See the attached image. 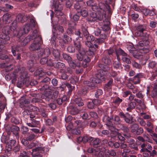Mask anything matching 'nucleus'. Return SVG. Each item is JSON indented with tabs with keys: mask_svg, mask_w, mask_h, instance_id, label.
<instances>
[{
	"mask_svg": "<svg viewBox=\"0 0 157 157\" xmlns=\"http://www.w3.org/2000/svg\"><path fill=\"white\" fill-rule=\"evenodd\" d=\"M103 121L105 122V124L107 126L108 129L111 132V134H113V136H117L118 138L121 140H125L124 136H126L124 135H122L118 132V130L113 125L112 123L111 120H113V116L109 117L106 115H104L103 117Z\"/></svg>",
	"mask_w": 157,
	"mask_h": 157,
	"instance_id": "obj_1",
	"label": "nucleus"
},
{
	"mask_svg": "<svg viewBox=\"0 0 157 157\" xmlns=\"http://www.w3.org/2000/svg\"><path fill=\"white\" fill-rule=\"evenodd\" d=\"M75 46L78 52V53L76 54L77 59L78 61H82L81 63L82 66L84 67H86L87 66V63L90 61V58L86 55L85 50L81 47V44L75 42Z\"/></svg>",
	"mask_w": 157,
	"mask_h": 157,
	"instance_id": "obj_2",
	"label": "nucleus"
},
{
	"mask_svg": "<svg viewBox=\"0 0 157 157\" xmlns=\"http://www.w3.org/2000/svg\"><path fill=\"white\" fill-rule=\"evenodd\" d=\"M98 67L100 68L101 71L102 73L100 71L99 73L96 74L95 78L93 77L95 79V82L96 83H99L101 81H104L105 79V74H102L103 72H105L109 71L110 69L109 67L107 65H104L100 63L98 64Z\"/></svg>",
	"mask_w": 157,
	"mask_h": 157,
	"instance_id": "obj_3",
	"label": "nucleus"
},
{
	"mask_svg": "<svg viewBox=\"0 0 157 157\" xmlns=\"http://www.w3.org/2000/svg\"><path fill=\"white\" fill-rule=\"evenodd\" d=\"M146 26L145 25H139L136 27V31L135 35L137 36L147 39L150 36L149 32L146 30Z\"/></svg>",
	"mask_w": 157,
	"mask_h": 157,
	"instance_id": "obj_4",
	"label": "nucleus"
},
{
	"mask_svg": "<svg viewBox=\"0 0 157 157\" xmlns=\"http://www.w3.org/2000/svg\"><path fill=\"white\" fill-rule=\"evenodd\" d=\"M35 40L29 47V49L30 51H33L38 50L40 49V46L43 43L42 40L41 36L39 35L34 39Z\"/></svg>",
	"mask_w": 157,
	"mask_h": 157,
	"instance_id": "obj_5",
	"label": "nucleus"
},
{
	"mask_svg": "<svg viewBox=\"0 0 157 157\" xmlns=\"http://www.w3.org/2000/svg\"><path fill=\"white\" fill-rule=\"evenodd\" d=\"M115 52L117 59L120 60L119 55H121L122 56V60L123 62L128 64L131 63V61L127 54L121 48H119Z\"/></svg>",
	"mask_w": 157,
	"mask_h": 157,
	"instance_id": "obj_6",
	"label": "nucleus"
},
{
	"mask_svg": "<svg viewBox=\"0 0 157 157\" xmlns=\"http://www.w3.org/2000/svg\"><path fill=\"white\" fill-rule=\"evenodd\" d=\"M126 47L130 53L136 58L140 59L143 58V55L137 52L136 49L132 45L127 44Z\"/></svg>",
	"mask_w": 157,
	"mask_h": 157,
	"instance_id": "obj_7",
	"label": "nucleus"
},
{
	"mask_svg": "<svg viewBox=\"0 0 157 157\" xmlns=\"http://www.w3.org/2000/svg\"><path fill=\"white\" fill-rule=\"evenodd\" d=\"M105 14L104 13H98V14L94 12H92L90 14V21H96L97 20L102 21L105 17Z\"/></svg>",
	"mask_w": 157,
	"mask_h": 157,
	"instance_id": "obj_8",
	"label": "nucleus"
},
{
	"mask_svg": "<svg viewBox=\"0 0 157 157\" xmlns=\"http://www.w3.org/2000/svg\"><path fill=\"white\" fill-rule=\"evenodd\" d=\"M145 43V41H142L140 42L139 44L138 45V49H137L138 52L141 54H144L148 52L149 50V49L146 48H145L143 46H146L148 44V41L146 40Z\"/></svg>",
	"mask_w": 157,
	"mask_h": 157,
	"instance_id": "obj_9",
	"label": "nucleus"
},
{
	"mask_svg": "<svg viewBox=\"0 0 157 157\" xmlns=\"http://www.w3.org/2000/svg\"><path fill=\"white\" fill-rule=\"evenodd\" d=\"M120 117L124 118L125 122L128 124H132L133 122V117L129 113L124 114L122 112H120L119 114Z\"/></svg>",
	"mask_w": 157,
	"mask_h": 157,
	"instance_id": "obj_10",
	"label": "nucleus"
},
{
	"mask_svg": "<svg viewBox=\"0 0 157 157\" xmlns=\"http://www.w3.org/2000/svg\"><path fill=\"white\" fill-rule=\"evenodd\" d=\"M19 71L21 74L22 77L24 82L25 85L26 86H28L30 85V81L29 78L25 77L27 75V72L25 71V68L24 67H22Z\"/></svg>",
	"mask_w": 157,
	"mask_h": 157,
	"instance_id": "obj_11",
	"label": "nucleus"
},
{
	"mask_svg": "<svg viewBox=\"0 0 157 157\" xmlns=\"http://www.w3.org/2000/svg\"><path fill=\"white\" fill-rule=\"evenodd\" d=\"M37 30H35L33 31L32 35L26 37L22 41V45L23 46L25 45L30 41L34 39L37 36Z\"/></svg>",
	"mask_w": 157,
	"mask_h": 157,
	"instance_id": "obj_12",
	"label": "nucleus"
},
{
	"mask_svg": "<svg viewBox=\"0 0 157 157\" xmlns=\"http://www.w3.org/2000/svg\"><path fill=\"white\" fill-rule=\"evenodd\" d=\"M50 54V51L49 49L46 48L45 49L41 48L38 52V56L39 57L44 56L46 57L48 56Z\"/></svg>",
	"mask_w": 157,
	"mask_h": 157,
	"instance_id": "obj_13",
	"label": "nucleus"
},
{
	"mask_svg": "<svg viewBox=\"0 0 157 157\" xmlns=\"http://www.w3.org/2000/svg\"><path fill=\"white\" fill-rule=\"evenodd\" d=\"M43 148L41 147H39L33 149L32 150V152L31 155L33 156L32 157H42V155L39 154L43 151Z\"/></svg>",
	"mask_w": 157,
	"mask_h": 157,
	"instance_id": "obj_14",
	"label": "nucleus"
},
{
	"mask_svg": "<svg viewBox=\"0 0 157 157\" xmlns=\"http://www.w3.org/2000/svg\"><path fill=\"white\" fill-rule=\"evenodd\" d=\"M84 84L88 87V89H92L95 88L96 84L95 82V79L94 78H91L90 81H85L84 82Z\"/></svg>",
	"mask_w": 157,
	"mask_h": 157,
	"instance_id": "obj_15",
	"label": "nucleus"
},
{
	"mask_svg": "<svg viewBox=\"0 0 157 157\" xmlns=\"http://www.w3.org/2000/svg\"><path fill=\"white\" fill-rule=\"evenodd\" d=\"M141 147L142 149L140 151H146L147 152H150V151L152 150V147L151 146L149 143H144L141 145Z\"/></svg>",
	"mask_w": 157,
	"mask_h": 157,
	"instance_id": "obj_16",
	"label": "nucleus"
},
{
	"mask_svg": "<svg viewBox=\"0 0 157 157\" xmlns=\"http://www.w3.org/2000/svg\"><path fill=\"white\" fill-rule=\"evenodd\" d=\"M143 76V75L142 73H138L132 78H131V81L135 84H139L140 83V78Z\"/></svg>",
	"mask_w": 157,
	"mask_h": 157,
	"instance_id": "obj_17",
	"label": "nucleus"
},
{
	"mask_svg": "<svg viewBox=\"0 0 157 157\" xmlns=\"http://www.w3.org/2000/svg\"><path fill=\"white\" fill-rule=\"evenodd\" d=\"M82 34L81 32L79 29L76 30L75 32L74 37L75 39L74 40V44L75 42L78 43L80 44L79 41L82 39Z\"/></svg>",
	"mask_w": 157,
	"mask_h": 157,
	"instance_id": "obj_18",
	"label": "nucleus"
},
{
	"mask_svg": "<svg viewBox=\"0 0 157 157\" xmlns=\"http://www.w3.org/2000/svg\"><path fill=\"white\" fill-rule=\"evenodd\" d=\"M101 149L100 147H98L95 149L89 148L87 150V152L89 153H91L93 157H97Z\"/></svg>",
	"mask_w": 157,
	"mask_h": 157,
	"instance_id": "obj_19",
	"label": "nucleus"
},
{
	"mask_svg": "<svg viewBox=\"0 0 157 157\" xmlns=\"http://www.w3.org/2000/svg\"><path fill=\"white\" fill-rule=\"evenodd\" d=\"M69 66L72 68L75 69L76 67H80L82 66V65L81 62L76 61L75 60H71L68 63Z\"/></svg>",
	"mask_w": 157,
	"mask_h": 157,
	"instance_id": "obj_20",
	"label": "nucleus"
},
{
	"mask_svg": "<svg viewBox=\"0 0 157 157\" xmlns=\"http://www.w3.org/2000/svg\"><path fill=\"white\" fill-rule=\"evenodd\" d=\"M13 19L12 15L8 13L4 14L2 17V20L6 24L10 23Z\"/></svg>",
	"mask_w": 157,
	"mask_h": 157,
	"instance_id": "obj_21",
	"label": "nucleus"
},
{
	"mask_svg": "<svg viewBox=\"0 0 157 157\" xmlns=\"http://www.w3.org/2000/svg\"><path fill=\"white\" fill-rule=\"evenodd\" d=\"M16 20L18 22L23 23L27 20V17L21 14H19L16 17Z\"/></svg>",
	"mask_w": 157,
	"mask_h": 157,
	"instance_id": "obj_22",
	"label": "nucleus"
},
{
	"mask_svg": "<svg viewBox=\"0 0 157 157\" xmlns=\"http://www.w3.org/2000/svg\"><path fill=\"white\" fill-rule=\"evenodd\" d=\"M9 34L2 33L0 34V38L2 39L3 43L5 44L7 43V41L9 40L10 39V37Z\"/></svg>",
	"mask_w": 157,
	"mask_h": 157,
	"instance_id": "obj_23",
	"label": "nucleus"
},
{
	"mask_svg": "<svg viewBox=\"0 0 157 157\" xmlns=\"http://www.w3.org/2000/svg\"><path fill=\"white\" fill-rule=\"evenodd\" d=\"M98 8L99 10H101L103 12L107 10L109 11L110 9V7L109 5H107L105 4L104 3L100 2L99 3Z\"/></svg>",
	"mask_w": 157,
	"mask_h": 157,
	"instance_id": "obj_24",
	"label": "nucleus"
},
{
	"mask_svg": "<svg viewBox=\"0 0 157 157\" xmlns=\"http://www.w3.org/2000/svg\"><path fill=\"white\" fill-rule=\"evenodd\" d=\"M68 110L72 115H75L78 114L80 111L76 107L72 106H70L68 108Z\"/></svg>",
	"mask_w": 157,
	"mask_h": 157,
	"instance_id": "obj_25",
	"label": "nucleus"
},
{
	"mask_svg": "<svg viewBox=\"0 0 157 157\" xmlns=\"http://www.w3.org/2000/svg\"><path fill=\"white\" fill-rule=\"evenodd\" d=\"M53 6H54L56 10H60L62 9L63 6L62 4H60L58 0H54L53 4Z\"/></svg>",
	"mask_w": 157,
	"mask_h": 157,
	"instance_id": "obj_26",
	"label": "nucleus"
},
{
	"mask_svg": "<svg viewBox=\"0 0 157 157\" xmlns=\"http://www.w3.org/2000/svg\"><path fill=\"white\" fill-rule=\"evenodd\" d=\"M102 62L105 64L109 65L111 63V61L109 56L103 54L101 58Z\"/></svg>",
	"mask_w": 157,
	"mask_h": 157,
	"instance_id": "obj_27",
	"label": "nucleus"
},
{
	"mask_svg": "<svg viewBox=\"0 0 157 157\" xmlns=\"http://www.w3.org/2000/svg\"><path fill=\"white\" fill-rule=\"evenodd\" d=\"M99 36V38L95 40L96 43H98V44L103 42L106 39V36L104 34H100Z\"/></svg>",
	"mask_w": 157,
	"mask_h": 157,
	"instance_id": "obj_28",
	"label": "nucleus"
},
{
	"mask_svg": "<svg viewBox=\"0 0 157 157\" xmlns=\"http://www.w3.org/2000/svg\"><path fill=\"white\" fill-rule=\"evenodd\" d=\"M83 35L86 40H89L91 38H93L94 37L92 35H90L87 31V29L85 28L82 29Z\"/></svg>",
	"mask_w": 157,
	"mask_h": 157,
	"instance_id": "obj_29",
	"label": "nucleus"
},
{
	"mask_svg": "<svg viewBox=\"0 0 157 157\" xmlns=\"http://www.w3.org/2000/svg\"><path fill=\"white\" fill-rule=\"evenodd\" d=\"M51 95L50 92H46L43 94L41 96V98L43 99H45L46 101H49L50 100Z\"/></svg>",
	"mask_w": 157,
	"mask_h": 157,
	"instance_id": "obj_30",
	"label": "nucleus"
},
{
	"mask_svg": "<svg viewBox=\"0 0 157 157\" xmlns=\"http://www.w3.org/2000/svg\"><path fill=\"white\" fill-rule=\"evenodd\" d=\"M129 140L130 143L129 144V147L130 148H133L136 150H138V146L137 144L135 143V140L132 139H130Z\"/></svg>",
	"mask_w": 157,
	"mask_h": 157,
	"instance_id": "obj_31",
	"label": "nucleus"
},
{
	"mask_svg": "<svg viewBox=\"0 0 157 157\" xmlns=\"http://www.w3.org/2000/svg\"><path fill=\"white\" fill-rule=\"evenodd\" d=\"M128 107L127 108V111L131 112V110L134 109L136 106V104L135 102L131 101L128 103Z\"/></svg>",
	"mask_w": 157,
	"mask_h": 157,
	"instance_id": "obj_32",
	"label": "nucleus"
},
{
	"mask_svg": "<svg viewBox=\"0 0 157 157\" xmlns=\"http://www.w3.org/2000/svg\"><path fill=\"white\" fill-rule=\"evenodd\" d=\"M52 54L55 58L57 60L59 59L60 54V52L58 50L53 49L52 50Z\"/></svg>",
	"mask_w": 157,
	"mask_h": 157,
	"instance_id": "obj_33",
	"label": "nucleus"
},
{
	"mask_svg": "<svg viewBox=\"0 0 157 157\" xmlns=\"http://www.w3.org/2000/svg\"><path fill=\"white\" fill-rule=\"evenodd\" d=\"M74 125L75 127L79 125L78 127V129H82L85 126H83V125L82 124V121L80 120H76L74 121Z\"/></svg>",
	"mask_w": 157,
	"mask_h": 157,
	"instance_id": "obj_34",
	"label": "nucleus"
},
{
	"mask_svg": "<svg viewBox=\"0 0 157 157\" xmlns=\"http://www.w3.org/2000/svg\"><path fill=\"white\" fill-rule=\"evenodd\" d=\"M104 148H101L97 157H111L109 155V154L106 153L104 155Z\"/></svg>",
	"mask_w": 157,
	"mask_h": 157,
	"instance_id": "obj_35",
	"label": "nucleus"
},
{
	"mask_svg": "<svg viewBox=\"0 0 157 157\" xmlns=\"http://www.w3.org/2000/svg\"><path fill=\"white\" fill-rule=\"evenodd\" d=\"M53 66L56 68L61 69L64 68L65 67V64L60 62L54 63Z\"/></svg>",
	"mask_w": 157,
	"mask_h": 157,
	"instance_id": "obj_36",
	"label": "nucleus"
},
{
	"mask_svg": "<svg viewBox=\"0 0 157 157\" xmlns=\"http://www.w3.org/2000/svg\"><path fill=\"white\" fill-rule=\"evenodd\" d=\"M73 101V102L76 104L78 106H82L84 105L82 100L81 98H76Z\"/></svg>",
	"mask_w": 157,
	"mask_h": 157,
	"instance_id": "obj_37",
	"label": "nucleus"
},
{
	"mask_svg": "<svg viewBox=\"0 0 157 157\" xmlns=\"http://www.w3.org/2000/svg\"><path fill=\"white\" fill-rule=\"evenodd\" d=\"M120 60L115 61L113 63V66L116 69H121L122 68V65L120 61Z\"/></svg>",
	"mask_w": 157,
	"mask_h": 157,
	"instance_id": "obj_38",
	"label": "nucleus"
},
{
	"mask_svg": "<svg viewBox=\"0 0 157 157\" xmlns=\"http://www.w3.org/2000/svg\"><path fill=\"white\" fill-rule=\"evenodd\" d=\"M114 49L112 48H110L109 49L105 50L103 53V54L109 56L114 53Z\"/></svg>",
	"mask_w": 157,
	"mask_h": 157,
	"instance_id": "obj_39",
	"label": "nucleus"
},
{
	"mask_svg": "<svg viewBox=\"0 0 157 157\" xmlns=\"http://www.w3.org/2000/svg\"><path fill=\"white\" fill-rule=\"evenodd\" d=\"M94 37L91 38V39L89 40H86V41L85 42V45L87 46L89 48H93V44L91 43V41L94 40Z\"/></svg>",
	"mask_w": 157,
	"mask_h": 157,
	"instance_id": "obj_40",
	"label": "nucleus"
},
{
	"mask_svg": "<svg viewBox=\"0 0 157 157\" xmlns=\"http://www.w3.org/2000/svg\"><path fill=\"white\" fill-rule=\"evenodd\" d=\"M83 142L86 143L87 142H90L93 140V138L91 137L87 136H85L82 137Z\"/></svg>",
	"mask_w": 157,
	"mask_h": 157,
	"instance_id": "obj_41",
	"label": "nucleus"
},
{
	"mask_svg": "<svg viewBox=\"0 0 157 157\" xmlns=\"http://www.w3.org/2000/svg\"><path fill=\"white\" fill-rule=\"evenodd\" d=\"M138 126L139 125L136 123H134L131 125L130 127L131 132H136Z\"/></svg>",
	"mask_w": 157,
	"mask_h": 157,
	"instance_id": "obj_42",
	"label": "nucleus"
},
{
	"mask_svg": "<svg viewBox=\"0 0 157 157\" xmlns=\"http://www.w3.org/2000/svg\"><path fill=\"white\" fill-rule=\"evenodd\" d=\"M67 99V96L66 95H63L61 98H58L56 100L57 103L59 105H61L63 102L65 101Z\"/></svg>",
	"mask_w": 157,
	"mask_h": 157,
	"instance_id": "obj_43",
	"label": "nucleus"
},
{
	"mask_svg": "<svg viewBox=\"0 0 157 157\" xmlns=\"http://www.w3.org/2000/svg\"><path fill=\"white\" fill-rule=\"evenodd\" d=\"M35 137V135L33 133H27L26 135V139L29 141H31L34 139Z\"/></svg>",
	"mask_w": 157,
	"mask_h": 157,
	"instance_id": "obj_44",
	"label": "nucleus"
},
{
	"mask_svg": "<svg viewBox=\"0 0 157 157\" xmlns=\"http://www.w3.org/2000/svg\"><path fill=\"white\" fill-rule=\"evenodd\" d=\"M31 29H32V28H31L29 24L25 25L24 27L23 30L24 34L28 33Z\"/></svg>",
	"mask_w": 157,
	"mask_h": 157,
	"instance_id": "obj_45",
	"label": "nucleus"
},
{
	"mask_svg": "<svg viewBox=\"0 0 157 157\" xmlns=\"http://www.w3.org/2000/svg\"><path fill=\"white\" fill-rule=\"evenodd\" d=\"M101 142V140L98 138H96L92 142V144L94 147H96L100 145Z\"/></svg>",
	"mask_w": 157,
	"mask_h": 157,
	"instance_id": "obj_46",
	"label": "nucleus"
},
{
	"mask_svg": "<svg viewBox=\"0 0 157 157\" xmlns=\"http://www.w3.org/2000/svg\"><path fill=\"white\" fill-rule=\"evenodd\" d=\"M87 93V88L85 87L82 89L80 91L78 92V94L80 95H85Z\"/></svg>",
	"mask_w": 157,
	"mask_h": 157,
	"instance_id": "obj_47",
	"label": "nucleus"
},
{
	"mask_svg": "<svg viewBox=\"0 0 157 157\" xmlns=\"http://www.w3.org/2000/svg\"><path fill=\"white\" fill-rule=\"evenodd\" d=\"M70 16L71 18H73V20L75 21H77L79 19V15L77 14H74L71 13L70 15Z\"/></svg>",
	"mask_w": 157,
	"mask_h": 157,
	"instance_id": "obj_48",
	"label": "nucleus"
},
{
	"mask_svg": "<svg viewBox=\"0 0 157 157\" xmlns=\"http://www.w3.org/2000/svg\"><path fill=\"white\" fill-rule=\"evenodd\" d=\"M62 56L63 58L67 61L68 63L70 62L71 60L72 59L71 56L66 53H63Z\"/></svg>",
	"mask_w": 157,
	"mask_h": 157,
	"instance_id": "obj_49",
	"label": "nucleus"
},
{
	"mask_svg": "<svg viewBox=\"0 0 157 157\" xmlns=\"http://www.w3.org/2000/svg\"><path fill=\"white\" fill-rule=\"evenodd\" d=\"M113 79H111L110 80H109L108 82L105 84V88L107 89H111L112 87V86L113 85Z\"/></svg>",
	"mask_w": 157,
	"mask_h": 157,
	"instance_id": "obj_50",
	"label": "nucleus"
},
{
	"mask_svg": "<svg viewBox=\"0 0 157 157\" xmlns=\"http://www.w3.org/2000/svg\"><path fill=\"white\" fill-rule=\"evenodd\" d=\"M24 84V82L23 81V80L22 77L21 75L20 79L19 80L17 83V86L18 87L21 88L22 87Z\"/></svg>",
	"mask_w": 157,
	"mask_h": 157,
	"instance_id": "obj_51",
	"label": "nucleus"
},
{
	"mask_svg": "<svg viewBox=\"0 0 157 157\" xmlns=\"http://www.w3.org/2000/svg\"><path fill=\"white\" fill-rule=\"evenodd\" d=\"M114 123L117 125L118 126L121 124V121L120 120V117L118 116H115L114 118Z\"/></svg>",
	"mask_w": 157,
	"mask_h": 157,
	"instance_id": "obj_52",
	"label": "nucleus"
},
{
	"mask_svg": "<svg viewBox=\"0 0 157 157\" xmlns=\"http://www.w3.org/2000/svg\"><path fill=\"white\" fill-rule=\"evenodd\" d=\"M29 109L32 111L35 112L36 114H37L40 111L39 108L31 105H30Z\"/></svg>",
	"mask_w": 157,
	"mask_h": 157,
	"instance_id": "obj_53",
	"label": "nucleus"
},
{
	"mask_svg": "<svg viewBox=\"0 0 157 157\" xmlns=\"http://www.w3.org/2000/svg\"><path fill=\"white\" fill-rule=\"evenodd\" d=\"M17 21L15 19L11 23L10 26V29L13 30L16 29L17 27Z\"/></svg>",
	"mask_w": 157,
	"mask_h": 157,
	"instance_id": "obj_54",
	"label": "nucleus"
},
{
	"mask_svg": "<svg viewBox=\"0 0 157 157\" xmlns=\"http://www.w3.org/2000/svg\"><path fill=\"white\" fill-rule=\"evenodd\" d=\"M118 126L124 132H128L129 131V129L127 127L124 125L123 124H121L120 125Z\"/></svg>",
	"mask_w": 157,
	"mask_h": 157,
	"instance_id": "obj_55",
	"label": "nucleus"
},
{
	"mask_svg": "<svg viewBox=\"0 0 157 157\" xmlns=\"http://www.w3.org/2000/svg\"><path fill=\"white\" fill-rule=\"evenodd\" d=\"M2 32L3 33L9 34L10 33L9 27L8 26L4 27L2 29Z\"/></svg>",
	"mask_w": 157,
	"mask_h": 157,
	"instance_id": "obj_56",
	"label": "nucleus"
},
{
	"mask_svg": "<svg viewBox=\"0 0 157 157\" xmlns=\"http://www.w3.org/2000/svg\"><path fill=\"white\" fill-rule=\"evenodd\" d=\"M63 85L64 86H65L67 87L69 90L68 92L70 93L72 91L74 88V86H71L69 83H66L64 84Z\"/></svg>",
	"mask_w": 157,
	"mask_h": 157,
	"instance_id": "obj_57",
	"label": "nucleus"
},
{
	"mask_svg": "<svg viewBox=\"0 0 157 157\" xmlns=\"http://www.w3.org/2000/svg\"><path fill=\"white\" fill-rule=\"evenodd\" d=\"M101 33V31L100 29L99 28H96L94 32V33L95 36H98Z\"/></svg>",
	"mask_w": 157,
	"mask_h": 157,
	"instance_id": "obj_58",
	"label": "nucleus"
},
{
	"mask_svg": "<svg viewBox=\"0 0 157 157\" xmlns=\"http://www.w3.org/2000/svg\"><path fill=\"white\" fill-rule=\"evenodd\" d=\"M40 114L41 115L44 117H46L48 115V114L46 111L44 109H41L40 111Z\"/></svg>",
	"mask_w": 157,
	"mask_h": 157,
	"instance_id": "obj_59",
	"label": "nucleus"
},
{
	"mask_svg": "<svg viewBox=\"0 0 157 157\" xmlns=\"http://www.w3.org/2000/svg\"><path fill=\"white\" fill-rule=\"evenodd\" d=\"M74 8L75 9L78 10L77 11L78 13L79 12V10L80 11L81 9L79 2H77L75 4Z\"/></svg>",
	"mask_w": 157,
	"mask_h": 157,
	"instance_id": "obj_60",
	"label": "nucleus"
},
{
	"mask_svg": "<svg viewBox=\"0 0 157 157\" xmlns=\"http://www.w3.org/2000/svg\"><path fill=\"white\" fill-rule=\"evenodd\" d=\"M95 105L92 101L88 102L87 103V106L88 109H93Z\"/></svg>",
	"mask_w": 157,
	"mask_h": 157,
	"instance_id": "obj_61",
	"label": "nucleus"
},
{
	"mask_svg": "<svg viewBox=\"0 0 157 157\" xmlns=\"http://www.w3.org/2000/svg\"><path fill=\"white\" fill-rule=\"evenodd\" d=\"M109 22L108 21L107 25L104 24L102 27V29L103 31H108L110 29V27L109 26Z\"/></svg>",
	"mask_w": 157,
	"mask_h": 157,
	"instance_id": "obj_62",
	"label": "nucleus"
},
{
	"mask_svg": "<svg viewBox=\"0 0 157 157\" xmlns=\"http://www.w3.org/2000/svg\"><path fill=\"white\" fill-rule=\"evenodd\" d=\"M122 101V99L118 97H117L114 99L113 102L116 105H119Z\"/></svg>",
	"mask_w": 157,
	"mask_h": 157,
	"instance_id": "obj_63",
	"label": "nucleus"
},
{
	"mask_svg": "<svg viewBox=\"0 0 157 157\" xmlns=\"http://www.w3.org/2000/svg\"><path fill=\"white\" fill-rule=\"evenodd\" d=\"M144 132V130L141 127H138V128L136 130V133L137 135H140L142 134Z\"/></svg>",
	"mask_w": 157,
	"mask_h": 157,
	"instance_id": "obj_64",
	"label": "nucleus"
}]
</instances>
